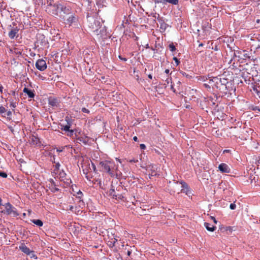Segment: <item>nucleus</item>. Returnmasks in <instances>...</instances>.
<instances>
[{
  "label": "nucleus",
  "mask_w": 260,
  "mask_h": 260,
  "mask_svg": "<svg viewBox=\"0 0 260 260\" xmlns=\"http://www.w3.org/2000/svg\"><path fill=\"white\" fill-rule=\"evenodd\" d=\"M149 78H150V79H151V78H152V76H151V75H149Z\"/></svg>",
  "instance_id": "nucleus-52"
},
{
  "label": "nucleus",
  "mask_w": 260,
  "mask_h": 260,
  "mask_svg": "<svg viewBox=\"0 0 260 260\" xmlns=\"http://www.w3.org/2000/svg\"><path fill=\"white\" fill-rule=\"evenodd\" d=\"M37 69L41 71H43L47 68L46 61L43 59H38L36 62Z\"/></svg>",
  "instance_id": "nucleus-6"
},
{
  "label": "nucleus",
  "mask_w": 260,
  "mask_h": 260,
  "mask_svg": "<svg viewBox=\"0 0 260 260\" xmlns=\"http://www.w3.org/2000/svg\"><path fill=\"white\" fill-rule=\"evenodd\" d=\"M82 171H83L84 174L85 175V177L87 179V180L89 181H91V179L92 178V176L90 174L88 173L87 170H86L84 169H83ZM92 182L93 184H96V183H97V184L99 185V186L100 187H101L102 183H101V180H96L95 181H94V180H92Z\"/></svg>",
  "instance_id": "nucleus-7"
},
{
  "label": "nucleus",
  "mask_w": 260,
  "mask_h": 260,
  "mask_svg": "<svg viewBox=\"0 0 260 260\" xmlns=\"http://www.w3.org/2000/svg\"><path fill=\"white\" fill-rule=\"evenodd\" d=\"M229 151V150H224L223 151V153H225V152H228Z\"/></svg>",
  "instance_id": "nucleus-50"
},
{
  "label": "nucleus",
  "mask_w": 260,
  "mask_h": 260,
  "mask_svg": "<svg viewBox=\"0 0 260 260\" xmlns=\"http://www.w3.org/2000/svg\"><path fill=\"white\" fill-rule=\"evenodd\" d=\"M3 86H0V92H2L3 91Z\"/></svg>",
  "instance_id": "nucleus-47"
},
{
  "label": "nucleus",
  "mask_w": 260,
  "mask_h": 260,
  "mask_svg": "<svg viewBox=\"0 0 260 260\" xmlns=\"http://www.w3.org/2000/svg\"><path fill=\"white\" fill-rule=\"evenodd\" d=\"M3 205V204H2V199L0 198V206H2ZM4 205H3L4 206Z\"/></svg>",
  "instance_id": "nucleus-46"
},
{
  "label": "nucleus",
  "mask_w": 260,
  "mask_h": 260,
  "mask_svg": "<svg viewBox=\"0 0 260 260\" xmlns=\"http://www.w3.org/2000/svg\"><path fill=\"white\" fill-rule=\"evenodd\" d=\"M170 84V88L171 90L174 92H175V89L174 88L173 85H172V78L171 77H169L168 76V78L165 80V85H166V87L169 86V84Z\"/></svg>",
  "instance_id": "nucleus-13"
},
{
  "label": "nucleus",
  "mask_w": 260,
  "mask_h": 260,
  "mask_svg": "<svg viewBox=\"0 0 260 260\" xmlns=\"http://www.w3.org/2000/svg\"><path fill=\"white\" fill-rule=\"evenodd\" d=\"M140 147L141 149H145L146 148V146L144 144H140Z\"/></svg>",
  "instance_id": "nucleus-38"
},
{
  "label": "nucleus",
  "mask_w": 260,
  "mask_h": 260,
  "mask_svg": "<svg viewBox=\"0 0 260 260\" xmlns=\"http://www.w3.org/2000/svg\"><path fill=\"white\" fill-rule=\"evenodd\" d=\"M19 249L27 255H30L31 251L24 244H21L19 247Z\"/></svg>",
  "instance_id": "nucleus-12"
},
{
  "label": "nucleus",
  "mask_w": 260,
  "mask_h": 260,
  "mask_svg": "<svg viewBox=\"0 0 260 260\" xmlns=\"http://www.w3.org/2000/svg\"><path fill=\"white\" fill-rule=\"evenodd\" d=\"M6 211L5 213L7 215H12L13 217H17L19 215L15 208L10 203H6L4 205Z\"/></svg>",
  "instance_id": "nucleus-4"
},
{
  "label": "nucleus",
  "mask_w": 260,
  "mask_h": 260,
  "mask_svg": "<svg viewBox=\"0 0 260 260\" xmlns=\"http://www.w3.org/2000/svg\"><path fill=\"white\" fill-rule=\"evenodd\" d=\"M119 58L120 59H121V60H123L124 61H126L127 60L126 58H123V57H122L121 56H119Z\"/></svg>",
  "instance_id": "nucleus-39"
},
{
  "label": "nucleus",
  "mask_w": 260,
  "mask_h": 260,
  "mask_svg": "<svg viewBox=\"0 0 260 260\" xmlns=\"http://www.w3.org/2000/svg\"><path fill=\"white\" fill-rule=\"evenodd\" d=\"M211 218L213 220V221H214V223H217V220H216V219L214 217L211 216Z\"/></svg>",
  "instance_id": "nucleus-41"
},
{
  "label": "nucleus",
  "mask_w": 260,
  "mask_h": 260,
  "mask_svg": "<svg viewBox=\"0 0 260 260\" xmlns=\"http://www.w3.org/2000/svg\"><path fill=\"white\" fill-rule=\"evenodd\" d=\"M167 3L176 5L178 4V0H164V4H166Z\"/></svg>",
  "instance_id": "nucleus-23"
},
{
  "label": "nucleus",
  "mask_w": 260,
  "mask_h": 260,
  "mask_svg": "<svg viewBox=\"0 0 260 260\" xmlns=\"http://www.w3.org/2000/svg\"><path fill=\"white\" fill-rule=\"evenodd\" d=\"M25 215H26V214H25V213H23V215L24 216H25Z\"/></svg>",
  "instance_id": "nucleus-54"
},
{
  "label": "nucleus",
  "mask_w": 260,
  "mask_h": 260,
  "mask_svg": "<svg viewBox=\"0 0 260 260\" xmlns=\"http://www.w3.org/2000/svg\"><path fill=\"white\" fill-rule=\"evenodd\" d=\"M61 151H62L61 150H59V149L57 150V151H58V152H61Z\"/></svg>",
  "instance_id": "nucleus-51"
},
{
  "label": "nucleus",
  "mask_w": 260,
  "mask_h": 260,
  "mask_svg": "<svg viewBox=\"0 0 260 260\" xmlns=\"http://www.w3.org/2000/svg\"><path fill=\"white\" fill-rule=\"evenodd\" d=\"M219 170L222 173H229L231 172L230 167L225 163H221L218 166Z\"/></svg>",
  "instance_id": "nucleus-8"
},
{
  "label": "nucleus",
  "mask_w": 260,
  "mask_h": 260,
  "mask_svg": "<svg viewBox=\"0 0 260 260\" xmlns=\"http://www.w3.org/2000/svg\"><path fill=\"white\" fill-rule=\"evenodd\" d=\"M129 162H137L138 161V159H135V158H133V159H129L128 160Z\"/></svg>",
  "instance_id": "nucleus-32"
},
{
  "label": "nucleus",
  "mask_w": 260,
  "mask_h": 260,
  "mask_svg": "<svg viewBox=\"0 0 260 260\" xmlns=\"http://www.w3.org/2000/svg\"><path fill=\"white\" fill-rule=\"evenodd\" d=\"M82 111L83 113H89V110H88L87 109L85 108H83L82 109Z\"/></svg>",
  "instance_id": "nucleus-34"
},
{
  "label": "nucleus",
  "mask_w": 260,
  "mask_h": 260,
  "mask_svg": "<svg viewBox=\"0 0 260 260\" xmlns=\"http://www.w3.org/2000/svg\"><path fill=\"white\" fill-rule=\"evenodd\" d=\"M131 252L129 250L127 251V255L129 256L131 255Z\"/></svg>",
  "instance_id": "nucleus-49"
},
{
  "label": "nucleus",
  "mask_w": 260,
  "mask_h": 260,
  "mask_svg": "<svg viewBox=\"0 0 260 260\" xmlns=\"http://www.w3.org/2000/svg\"><path fill=\"white\" fill-rule=\"evenodd\" d=\"M173 60L175 61V62L176 64V66H178L179 64L180 61L176 57H174L173 58Z\"/></svg>",
  "instance_id": "nucleus-36"
},
{
  "label": "nucleus",
  "mask_w": 260,
  "mask_h": 260,
  "mask_svg": "<svg viewBox=\"0 0 260 260\" xmlns=\"http://www.w3.org/2000/svg\"><path fill=\"white\" fill-rule=\"evenodd\" d=\"M31 221L32 223L40 227L43 225V222L40 219H33Z\"/></svg>",
  "instance_id": "nucleus-21"
},
{
  "label": "nucleus",
  "mask_w": 260,
  "mask_h": 260,
  "mask_svg": "<svg viewBox=\"0 0 260 260\" xmlns=\"http://www.w3.org/2000/svg\"><path fill=\"white\" fill-rule=\"evenodd\" d=\"M91 166H92L93 171L95 173H96L97 170H96L95 165L93 162H91Z\"/></svg>",
  "instance_id": "nucleus-33"
},
{
  "label": "nucleus",
  "mask_w": 260,
  "mask_h": 260,
  "mask_svg": "<svg viewBox=\"0 0 260 260\" xmlns=\"http://www.w3.org/2000/svg\"><path fill=\"white\" fill-rule=\"evenodd\" d=\"M76 20L77 19L74 16L71 15L70 17H69V18L67 19V23L69 25H71L73 23L75 22L76 21Z\"/></svg>",
  "instance_id": "nucleus-19"
},
{
  "label": "nucleus",
  "mask_w": 260,
  "mask_h": 260,
  "mask_svg": "<svg viewBox=\"0 0 260 260\" xmlns=\"http://www.w3.org/2000/svg\"><path fill=\"white\" fill-rule=\"evenodd\" d=\"M31 141L33 142L34 144H37L38 143V142H39L38 139L35 136L32 137Z\"/></svg>",
  "instance_id": "nucleus-25"
},
{
  "label": "nucleus",
  "mask_w": 260,
  "mask_h": 260,
  "mask_svg": "<svg viewBox=\"0 0 260 260\" xmlns=\"http://www.w3.org/2000/svg\"><path fill=\"white\" fill-rule=\"evenodd\" d=\"M59 166H60V165H59V163H57V164H56V168L58 169Z\"/></svg>",
  "instance_id": "nucleus-45"
},
{
  "label": "nucleus",
  "mask_w": 260,
  "mask_h": 260,
  "mask_svg": "<svg viewBox=\"0 0 260 260\" xmlns=\"http://www.w3.org/2000/svg\"><path fill=\"white\" fill-rule=\"evenodd\" d=\"M204 86L206 88H209L211 87V85H209L206 83L204 84Z\"/></svg>",
  "instance_id": "nucleus-42"
},
{
  "label": "nucleus",
  "mask_w": 260,
  "mask_h": 260,
  "mask_svg": "<svg viewBox=\"0 0 260 260\" xmlns=\"http://www.w3.org/2000/svg\"><path fill=\"white\" fill-rule=\"evenodd\" d=\"M10 103V106L12 108H15L18 105V102L14 101L13 100H9Z\"/></svg>",
  "instance_id": "nucleus-22"
},
{
  "label": "nucleus",
  "mask_w": 260,
  "mask_h": 260,
  "mask_svg": "<svg viewBox=\"0 0 260 260\" xmlns=\"http://www.w3.org/2000/svg\"><path fill=\"white\" fill-rule=\"evenodd\" d=\"M180 73L182 75V76H183L184 77H185L187 78H191V76H189V75H188L187 74H186L185 72H180Z\"/></svg>",
  "instance_id": "nucleus-28"
},
{
  "label": "nucleus",
  "mask_w": 260,
  "mask_h": 260,
  "mask_svg": "<svg viewBox=\"0 0 260 260\" xmlns=\"http://www.w3.org/2000/svg\"><path fill=\"white\" fill-rule=\"evenodd\" d=\"M30 257L31 258H35V259H37V255L32 252L31 251V253H30Z\"/></svg>",
  "instance_id": "nucleus-35"
},
{
  "label": "nucleus",
  "mask_w": 260,
  "mask_h": 260,
  "mask_svg": "<svg viewBox=\"0 0 260 260\" xmlns=\"http://www.w3.org/2000/svg\"><path fill=\"white\" fill-rule=\"evenodd\" d=\"M108 195L113 199H115L116 200L120 199L121 197V196L116 194L115 189L112 187L109 190Z\"/></svg>",
  "instance_id": "nucleus-11"
},
{
  "label": "nucleus",
  "mask_w": 260,
  "mask_h": 260,
  "mask_svg": "<svg viewBox=\"0 0 260 260\" xmlns=\"http://www.w3.org/2000/svg\"><path fill=\"white\" fill-rule=\"evenodd\" d=\"M49 104L52 107H57L58 105V101L56 99H49Z\"/></svg>",
  "instance_id": "nucleus-17"
},
{
  "label": "nucleus",
  "mask_w": 260,
  "mask_h": 260,
  "mask_svg": "<svg viewBox=\"0 0 260 260\" xmlns=\"http://www.w3.org/2000/svg\"><path fill=\"white\" fill-rule=\"evenodd\" d=\"M209 83L213 88H220L221 86L224 85V83L221 82V78L217 77H213L209 79Z\"/></svg>",
  "instance_id": "nucleus-5"
},
{
  "label": "nucleus",
  "mask_w": 260,
  "mask_h": 260,
  "mask_svg": "<svg viewBox=\"0 0 260 260\" xmlns=\"http://www.w3.org/2000/svg\"><path fill=\"white\" fill-rule=\"evenodd\" d=\"M17 53H18V54H21V52H20V51H19V52H17Z\"/></svg>",
  "instance_id": "nucleus-53"
},
{
  "label": "nucleus",
  "mask_w": 260,
  "mask_h": 260,
  "mask_svg": "<svg viewBox=\"0 0 260 260\" xmlns=\"http://www.w3.org/2000/svg\"><path fill=\"white\" fill-rule=\"evenodd\" d=\"M74 196H76L77 198L81 199L82 196V193L80 189L77 191H74V192H72Z\"/></svg>",
  "instance_id": "nucleus-20"
},
{
  "label": "nucleus",
  "mask_w": 260,
  "mask_h": 260,
  "mask_svg": "<svg viewBox=\"0 0 260 260\" xmlns=\"http://www.w3.org/2000/svg\"><path fill=\"white\" fill-rule=\"evenodd\" d=\"M61 129L64 131H66V132H67V131H69V129H70V126L69 125H61Z\"/></svg>",
  "instance_id": "nucleus-24"
},
{
  "label": "nucleus",
  "mask_w": 260,
  "mask_h": 260,
  "mask_svg": "<svg viewBox=\"0 0 260 260\" xmlns=\"http://www.w3.org/2000/svg\"><path fill=\"white\" fill-rule=\"evenodd\" d=\"M6 112V109L2 106H0V114H3Z\"/></svg>",
  "instance_id": "nucleus-26"
},
{
  "label": "nucleus",
  "mask_w": 260,
  "mask_h": 260,
  "mask_svg": "<svg viewBox=\"0 0 260 260\" xmlns=\"http://www.w3.org/2000/svg\"><path fill=\"white\" fill-rule=\"evenodd\" d=\"M103 171L107 173L111 177H114V171L118 169V166H116L114 162L110 160H105L100 162Z\"/></svg>",
  "instance_id": "nucleus-2"
},
{
  "label": "nucleus",
  "mask_w": 260,
  "mask_h": 260,
  "mask_svg": "<svg viewBox=\"0 0 260 260\" xmlns=\"http://www.w3.org/2000/svg\"><path fill=\"white\" fill-rule=\"evenodd\" d=\"M118 237L114 235H112L111 237L109 236V240L107 241L108 245L110 247H113L115 246L116 243L118 241Z\"/></svg>",
  "instance_id": "nucleus-9"
},
{
  "label": "nucleus",
  "mask_w": 260,
  "mask_h": 260,
  "mask_svg": "<svg viewBox=\"0 0 260 260\" xmlns=\"http://www.w3.org/2000/svg\"><path fill=\"white\" fill-rule=\"evenodd\" d=\"M46 11L49 14L54 16H58L60 11L63 12L64 13L67 12L66 7L59 3H54L53 4L49 3L47 6Z\"/></svg>",
  "instance_id": "nucleus-1"
},
{
  "label": "nucleus",
  "mask_w": 260,
  "mask_h": 260,
  "mask_svg": "<svg viewBox=\"0 0 260 260\" xmlns=\"http://www.w3.org/2000/svg\"><path fill=\"white\" fill-rule=\"evenodd\" d=\"M93 21V24L91 23L90 27L92 29H94V31H97L98 30L99 26L100 24V22L99 21H96L95 19H92Z\"/></svg>",
  "instance_id": "nucleus-15"
},
{
  "label": "nucleus",
  "mask_w": 260,
  "mask_h": 260,
  "mask_svg": "<svg viewBox=\"0 0 260 260\" xmlns=\"http://www.w3.org/2000/svg\"><path fill=\"white\" fill-rule=\"evenodd\" d=\"M169 48L172 52L175 51L176 49V48L173 44H170L169 45Z\"/></svg>",
  "instance_id": "nucleus-29"
},
{
  "label": "nucleus",
  "mask_w": 260,
  "mask_h": 260,
  "mask_svg": "<svg viewBox=\"0 0 260 260\" xmlns=\"http://www.w3.org/2000/svg\"><path fill=\"white\" fill-rule=\"evenodd\" d=\"M141 167L146 170L150 179L151 178V177L155 176L157 175V167L156 165L153 164H149L146 166L141 165Z\"/></svg>",
  "instance_id": "nucleus-3"
},
{
  "label": "nucleus",
  "mask_w": 260,
  "mask_h": 260,
  "mask_svg": "<svg viewBox=\"0 0 260 260\" xmlns=\"http://www.w3.org/2000/svg\"><path fill=\"white\" fill-rule=\"evenodd\" d=\"M230 207L231 209L234 210L236 209V205L235 203H232L230 204Z\"/></svg>",
  "instance_id": "nucleus-31"
},
{
  "label": "nucleus",
  "mask_w": 260,
  "mask_h": 260,
  "mask_svg": "<svg viewBox=\"0 0 260 260\" xmlns=\"http://www.w3.org/2000/svg\"><path fill=\"white\" fill-rule=\"evenodd\" d=\"M23 92L27 94L28 96L30 98H34L35 97V94L34 91L29 89L28 88L25 87L23 90Z\"/></svg>",
  "instance_id": "nucleus-14"
},
{
  "label": "nucleus",
  "mask_w": 260,
  "mask_h": 260,
  "mask_svg": "<svg viewBox=\"0 0 260 260\" xmlns=\"http://www.w3.org/2000/svg\"><path fill=\"white\" fill-rule=\"evenodd\" d=\"M0 176L3 178H6L7 177L8 175L7 173H6L5 172H0Z\"/></svg>",
  "instance_id": "nucleus-27"
},
{
  "label": "nucleus",
  "mask_w": 260,
  "mask_h": 260,
  "mask_svg": "<svg viewBox=\"0 0 260 260\" xmlns=\"http://www.w3.org/2000/svg\"><path fill=\"white\" fill-rule=\"evenodd\" d=\"M165 73L167 75H168L170 73V70L169 69H166L165 70Z\"/></svg>",
  "instance_id": "nucleus-40"
},
{
  "label": "nucleus",
  "mask_w": 260,
  "mask_h": 260,
  "mask_svg": "<svg viewBox=\"0 0 260 260\" xmlns=\"http://www.w3.org/2000/svg\"><path fill=\"white\" fill-rule=\"evenodd\" d=\"M180 183L181 184V187H182L181 191L185 193L186 194H187L188 196L190 194L191 191H190L189 188H188L187 184L184 182H181Z\"/></svg>",
  "instance_id": "nucleus-10"
},
{
  "label": "nucleus",
  "mask_w": 260,
  "mask_h": 260,
  "mask_svg": "<svg viewBox=\"0 0 260 260\" xmlns=\"http://www.w3.org/2000/svg\"><path fill=\"white\" fill-rule=\"evenodd\" d=\"M153 1H154V2L156 4H159V3H161V4H164V0H152Z\"/></svg>",
  "instance_id": "nucleus-30"
},
{
  "label": "nucleus",
  "mask_w": 260,
  "mask_h": 260,
  "mask_svg": "<svg viewBox=\"0 0 260 260\" xmlns=\"http://www.w3.org/2000/svg\"><path fill=\"white\" fill-rule=\"evenodd\" d=\"M133 140L134 141H138V138L136 137V136H135L134 138H133Z\"/></svg>",
  "instance_id": "nucleus-44"
},
{
  "label": "nucleus",
  "mask_w": 260,
  "mask_h": 260,
  "mask_svg": "<svg viewBox=\"0 0 260 260\" xmlns=\"http://www.w3.org/2000/svg\"><path fill=\"white\" fill-rule=\"evenodd\" d=\"M7 115L8 116H10L12 115V112L10 111H9L7 113Z\"/></svg>",
  "instance_id": "nucleus-43"
},
{
  "label": "nucleus",
  "mask_w": 260,
  "mask_h": 260,
  "mask_svg": "<svg viewBox=\"0 0 260 260\" xmlns=\"http://www.w3.org/2000/svg\"><path fill=\"white\" fill-rule=\"evenodd\" d=\"M78 187L75 185V186H72V192H74V191H77L78 190Z\"/></svg>",
  "instance_id": "nucleus-37"
},
{
  "label": "nucleus",
  "mask_w": 260,
  "mask_h": 260,
  "mask_svg": "<svg viewBox=\"0 0 260 260\" xmlns=\"http://www.w3.org/2000/svg\"><path fill=\"white\" fill-rule=\"evenodd\" d=\"M204 225L206 229L210 232H213L215 229V226L208 223L205 222Z\"/></svg>",
  "instance_id": "nucleus-18"
},
{
  "label": "nucleus",
  "mask_w": 260,
  "mask_h": 260,
  "mask_svg": "<svg viewBox=\"0 0 260 260\" xmlns=\"http://www.w3.org/2000/svg\"><path fill=\"white\" fill-rule=\"evenodd\" d=\"M18 32V29L17 28H14L12 29L9 33V37L11 39H14L16 36V34Z\"/></svg>",
  "instance_id": "nucleus-16"
},
{
  "label": "nucleus",
  "mask_w": 260,
  "mask_h": 260,
  "mask_svg": "<svg viewBox=\"0 0 260 260\" xmlns=\"http://www.w3.org/2000/svg\"><path fill=\"white\" fill-rule=\"evenodd\" d=\"M116 159L120 163H121V160L118 158H116Z\"/></svg>",
  "instance_id": "nucleus-48"
}]
</instances>
